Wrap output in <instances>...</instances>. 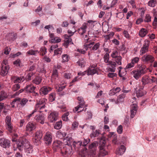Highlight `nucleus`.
I'll use <instances>...</instances> for the list:
<instances>
[{"label": "nucleus", "mask_w": 157, "mask_h": 157, "mask_svg": "<svg viewBox=\"0 0 157 157\" xmlns=\"http://www.w3.org/2000/svg\"><path fill=\"white\" fill-rule=\"evenodd\" d=\"M114 35V33L113 32H111L109 34L104 36L105 41H107L108 40H109L110 38L113 37Z\"/></svg>", "instance_id": "obj_43"}, {"label": "nucleus", "mask_w": 157, "mask_h": 157, "mask_svg": "<svg viewBox=\"0 0 157 157\" xmlns=\"http://www.w3.org/2000/svg\"><path fill=\"white\" fill-rule=\"evenodd\" d=\"M62 144V142L59 140L54 141L53 143L52 146L53 150L55 151H58L61 149V146Z\"/></svg>", "instance_id": "obj_12"}, {"label": "nucleus", "mask_w": 157, "mask_h": 157, "mask_svg": "<svg viewBox=\"0 0 157 157\" xmlns=\"http://www.w3.org/2000/svg\"><path fill=\"white\" fill-rule=\"evenodd\" d=\"M77 99L78 101L79 105L75 108V109H73V111L75 112L77 111L80 108H83V109L80 110V111L78 112V113L81 112L83 111H85L87 108H85L84 109V108L87 107V105L85 104V102L84 101L83 98L82 97H78L77 98Z\"/></svg>", "instance_id": "obj_3"}, {"label": "nucleus", "mask_w": 157, "mask_h": 157, "mask_svg": "<svg viewBox=\"0 0 157 157\" xmlns=\"http://www.w3.org/2000/svg\"><path fill=\"white\" fill-rule=\"evenodd\" d=\"M58 116L57 113L56 112H52L48 116V120L51 122H53L57 120Z\"/></svg>", "instance_id": "obj_21"}, {"label": "nucleus", "mask_w": 157, "mask_h": 157, "mask_svg": "<svg viewBox=\"0 0 157 157\" xmlns=\"http://www.w3.org/2000/svg\"><path fill=\"white\" fill-rule=\"evenodd\" d=\"M144 86H139L135 89L136 91V94L137 97H141L147 94V92L144 90Z\"/></svg>", "instance_id": "obj_6"}, {"label": "nucleus", "mask_w": 157, "mask_h": 157, "mask_svg": "<svg viewBox=\"0 0 157 157\" xmlns=\"http://www.w3.org/2000/svg\"><path fill=\"white\" fill-rule=\"evenodd\" d=\"M151 18L149 14H147L146 15L145 17V19H144V21L146 22H149L151 21Z\"/></svg>", "instance_id": "obj_59"}, {"label": "nucleus", "mask_w": 157, "mask_h": 157, "mask_svg": "<svg viewBox=\"0 0 157 157\" xmlns=\"http://www.w3.org/2000/svg\"><path fill=\"white\" fill-rule=\"evenodd\" d=\"M72 145L74 147H76V146H77V147H79L82 146V142L80 141H78L77 142L74 141L73 142Z\"/></svg>", "instance_id": "obj_50"}, {"label": "nucleus", "mask_w": 157, "mask_h": 157, "mask_svg": "<svg viewBox=\"0 0 157 157\" xmlns=\"http://www.w3.org/2000/svg\"><path fill=\"white\" fill-rule=\"evenodd\" d=\"M62 126V121H60L56 122L54 126V128L56 129H59L61 128Z\"/></svg>", "instance_id": "obj_48"}, {"label": "nucleus", "mask_w": 157, "mask_h": 157, "mask_svg": "<svg viewBox=\"0 0 157 157\" xmlns=\"http://www.w3.org/2000/svg\"><path fill=\"white\" fill-rule=\"evenodd\" d=\"M125 95L123 93L119 95L117 97V100L115 101V103L117 104L119 103L123 102L124 101V98H125Z\"/></svg>", "instance_id": "obj_30"}, {"label": "nucleus", "mask_w": 157, "mask_h": 157, "mask_svg": "<svg viewBox=\"0 0 157 157\" xmlns=\"http://www.w3.org/2000/svg\"><path fill=\"white\" fill-rule=\"evenodd\" d=\"M41 140L37 138L36 137L33 136V141L34 144L36 145H38L41 143Z\"/></svg>", "instance_id": "obj_45"}, {"label": "nucleus", "mask_w": 157, "mask_h": 157, "mask_svg": "<svg viewBox=\"0 0 157 157\" xmlns=\"http://www.w3.org/2000/svg\"><path fill=\"white\" fill-rule=\"evenodd\" d=\"M98 68L97 67V65L93 64L90 65L87 69V74L88 76L93 75L97 74H98Z\"/></svg>", "instance_id": "obj_4"}, {"label": "nucleus", "mask_w": 157, "mask_h": 157, "mask_svg": "<svg viewBox=\"0 0 157 157\" xmlns=\"http://www.w3.org/2000/svg\"><path fill=\"white\" fill-rule=\"evenodd\" d=\"M117 74L114 73H109L107 74V77L110 78H113L114 77H117Z\"/></svg>", "instance_id": "obj_62"}, {"label": "nucleus", "mask_w": 157, "mask_h": 157, "mask_svg": "<svg viewBox=\"0 0 157 157\" xmlns=\"http://www.w3.org/2000/svg\"><path fill=\"white\" fill-rule=\"evenodd\" d=\"M0 145L6 149L8 148L10 146V141L4 138H0Z\"/></svg>", "instance_id": "obj_9"}, {"label": "nucleus", "mask_w": 157, "mask_h": 157, "mask_svg": "<svg viewBox=\"0 0 157 157\" xmlns=\"http://www.w3.org/2000/svg\"><path fill=\"white\" fill-rule=\"evenodd\" d=\"M56 94L55 93H52L49 95V100L50 102H53L55 101Z\"/></svg>", "instance_id": "obj_46"}, {"label": "nucleus", "mask_w": 157, "mask_h": 157, "mask_svg": "<svg viewBox=\"0 0 157 157\" xmlns=\"http://www.w3.org/2000/svg\"><path fill=\"white\" fill-rule=\"evenodd\" d=\"M86 62L84 59L82 58L79 59V60L77 62V63L81 67H84L85 66Z\"/></svg>", "instance_id": "obj_39"}, {"label": "nucleus", "mask_w": 157, "mask_h": 157, "mask_svg": "<svg viewBox=\"0 0 157 157\" xmlns=\"http://www.w3.org/2000/svg\"><path fill=\"white\" fill-rule=\"evenodd\" d=\"M100 134H101L100 130H96L90 134V136L91 138L96 137L98 136Z\"/></svg>", "instance_id": "obj_44"}, {"label": "nucleus", "mask_w": 157, "mask_h": 157, "mask_svg": "<svg viewBox=\"0 0 157 157\" xmlns=\"http://www.w3.org/2000/svg\"><path fill=\"white\" fill-rule=\"evenodd\" d=\"M43 136V132L41 130L37 131L34 134V136L36 137L37 138L40 139H41Z\"/></svg>", "instance_id": "obj_38"}, {"label": "nucleus", "mask_w": 157, "mask_h": 157, "mask_svg": "<svg viewBox=\"0 0 157 157\" xmlns=\"http://www.w3.org/2000/svg\"><path fill=\"white\" fill-rule=\"evenodd\" d=\"M37 71L39 73H42L45 75L46 73V71L44 65L43 64L41 66L37 68Z\"/></svg>", "instance_id": "obj_36"}, {"label": "nucleus", "mask_w": 157, "mask_h": 157, "mask_svg": "<svg viewBox=\"0 0 157 157\" xmlns=\"http://www.w3.org/2000/svg\"><path fill=\"white\" fill-rule=\"evenodd\" d=\"M69 115V113L68 112L65 113L62 116V120L64 121H67L68 120V116Z\"/></svg>", "instance_id": "obj_54"}, {"label": "nucleus", "mask_w": 157, "mask_h": 157, "mask_svg": "<svg viewBox=\"0 0 157 157\" xmlns=\"http://www.w3.org/2000/svg\"><path fill=\"white\" fill-rule=\"evenodd\" d=\"M125 150V147L123 145H121L119 149L116 151V152L117 154L121 155L124 153Z\"/></svg>", "instance_id": "obj_29"}, {"label": "nucleus", "mask_w": 157, "mask_h": 157, "mask_svg": "<svg viewBox=\"0 0 157 157\" xmlns=\"http://www.w3.org/2000/svg\"><path fill=\"white\" fill-rule=\"evenodd\" d=\"M59 78V73L56 69V66H55L52 70V74L51 75V81L55 83H56V80Z\"/></svg>", "instance_id": "obj_11"}, {"label": "nucleus", "mask_w": 157, "mask_h": 157, "mask_svg": "<svg viewBox=\"0 0 157 157\" xmlns=\"http://www.w3.org/2000/svg\"><path fill=\"white\" fill-rule=\"evenodd\" d=\"M132 73L133 75L134 78L136 80L138 79L142 75L138 70H133L132 71Z\"/></svg>", "instance_id": "obj_28"}, {"label": "nucleus", "mask_w": 157, "mask_h": 157, "mask_svg": "<svg viewBox=\"0 0 157 157\" xmlns=\"http://www.w3.org/2000/svg\"><path fill=\"white\" fill-rule=\"evenodd\" d=\"M129 124V116H126L124 119V124L126 126H128Z\"/></svg>", "instance_id": "obj_53"}, {"label": "nucleus", "mask_w": 157, "mask_h": 157, "mask_svg": "<svg viewBox=\"0 0 157 157\" xmlns=\"http://www.w3.org/2000/svg\"><path fill=\"white\" fill-rule=\"evenodd\" d=\"M141 82L142 83V86L144 87V86L146 85L150 84L153 83V80L150 78L149 76L145 75L142 78Z\"/></svg>", "instance_id": "obj_13"}, {"label": "nucleus", "mask_w": 157, "mask_h": 157, "mask_svg": "<svg viewBox=\"0 0 157 157\" xmlns=\"http://www.w3.org/2000/svg\"><path fill=\"white\" fill-rule=\"evenodd\" d=\"M147 33L148 31L147 29L144 28H142L140 31L139 34L140 37H143L146 36Z\"/></svg>", "instance_id": "obj_37"}, {"label": "nucleus", "mask_w": 157, "mask_h": 157, "mask_svg": "<svg viewBox=\"0 0 157 157\" xmlns=\"http://www.w3.org/2000/svg\"><path fill=\"white\" fill-rule=\"evenodd\" d=\"M13 142H15L17 148L19 151H21L24 147V150L26 153L28 154L32 153L33 151V148L32 145L30 144L28 140L25 137L20 138L17 141L16 138L12 140Z\"/></svg>", "instance_id": "obj_1"}, {"label": "nucleus", "mask_w": 157, "mask_h": 157, "mask_svg": "<svg viewBox=\"0 0 157 157\" xmlns=\"http://www.w3.org/2000/svg\"><path fill=\"white\" fill-rule=\"evenodd\" d=\"M62 50H55L54 51V55H57L58 56H60L62 52Z\"/></svg>", "instance_id": "obj_63"}, {"label": "nucleus", "mask_w": 157, "mask_h": 157, "mask_svg": "<svg viewBox=\"0 0 157 157\" xmlns=\"http://www.w3.org/2000/svg\"><path fill=\"white\" fill-rule=\"evenodd\" d=\"M66 87V86H61L56 89L57 93L63 90Z\"/></svg>", "instance_id": "obj_61"}, {"label": "nucleus", "mask_w": 157, "mask_h": 157, "mask_svg": "<svg viewBox=\"0 0 157 157\" xmlns=\"http://www.w3.org/2000/svg\"><path fill=\"white\" fill-rule=\"evenodd\" d=\"M138 105L136 104H133L131 106V110H132L133 111L136 110L137 111L138 109Z\"/></svg>", "instance_id": "obj_60"}, {"label": "nucleus", "mask_w": 157, "mask_h": 157, "mask_svg": "<svg viewBox=\"0 0 157 157\" xmlns=\"http://www.w3.org/2000/svg\"><path fill=\"white\" fill-rule=\"evenodd\" d=\"M11 117L9 116H6L5 120V126L6 128L10 133H12L13 127L12 125Z\"/></svg>", "instance_id": "obj_5"}, {"label": "nucleus", "mask_w": 157, "mask_h": 157, "mask_svg": "<svg viewBox=\"0 0 157 157\" xmlns=\"http://www.w3.org/2000/svg\"><path fill=\"white\" fill-rule=\"evenodd\" d=\"M106 138L102 136L100 139L99 148V155L101 156H104L108 154V151L105 149Z\"/></svg>", "instance_id": "obj_2"}, {"label": "nucleus", "mask_w": 157, "mask_h": 157, "mask_svg": "<svg viewBox=\"0 0 157 157\" xmlns=\"http://www.w3.org/2000/svg\"><path fill=\"white\" fill-rule=\"evenodd\" d=\"M150 44V41L145 40L144 42L143 46L141 49H148Z\"/></svg>", "instance_id": "obj_47"}, {"label": "nucleus", "mask_w": 157, "mask_h": 157, "mask_svg": "<svg viewBox=\"0 0 157 157\" xmlns=\"http://www.w3.org/2000/svg\"><path fill=\"white\" fill-rule=\"evenodd\" d=\"M63 77L66 79H70L72 77L71 74L70 73H65L63 74Z\"/></svg>", "instance_id": "obj_57"}, {"label": "nucleus", "mask_w": 157, "mask_h": 157, "mask_svg": "<svg viewBox=\"0 0 157 157\" xmlns=\"http://www.w3.org/2000/svg\"><path fill=\"white\" fill-rule=\"evenodd\" d=\"M71 39H69L68 40H66L65 41L63 44V45L66 48H68V47L70 44H73V43L72 42Z\"/></svg>", "instance_id": "obj_42"}, {"label": "nucleus", "mask_w": 157, "mask_h": 157, "mask_svg": "<svg viewBox=\"0 0 157 157\" xmlns=\"http://www.w3.org/2000/svg\"><path fill=\"white\" fill-rule=\"evenodd\" d=\"M24 76H21L20 77H18L15 76H13L11 77V80H13L14 83H19L21 82H22L25 81Z\"/></svg>", "instance_id": "obj_18"}, {"label": "nucleus", "mask_w": 157, "mask_h": 157, "mask_svg": "<svg viewBox=\"0 0 157 157\" xmlns=\"http://www.w3.org/2000/svg\"><path fill=\"white\" fill-rule=\"evenodd\" d=\"M44 140L45 144L47 145L51 144L52 140V134L49 132H47L44 136Z\"/></svg>", "instance_id": "obj_7"}, {"label": "nucleus", "mask_w": 157, "mask_h": 157, "mask_svg": "<svg viewBox=\"0 0 157 157\" xmlns=\"http://www.w3.org/2000/svg\"><path fill=\"white\" fill-rule=\"evenodd\" d=\"M108 64L110 65L111 68L109 67L108 70L111 72H114L115 71L116 67L117 66V64L116 62L112 61H109Z\"/></svg>", "instance_id": "obj_24"}, {"label": "nucleus", "mask_w": 157, "mask_h": 157, "mask_svg": "<svg viewBox=\"0 0 157 157\" xmlns=\"http://www.w3.org/2000/svg\"><path fill=\"white\" fill-rule=\"evenodd\" d=\"M7 97L8 95L5 91L2 90L1 91L0 94V101L7 98Z\"/></svg>", "instance_id": "obj_40"}, {"label": "nucleus", "mask_w": 157, "mask_h": 157, "mask_svg": "<svg viewBox=\"0 0 157 157\" xmlns=\"http://www.w3.org/2000/svg\"><path fill=\"white\" fill-rule=\"evenodd\" d=\"M36 87H35L33 84L31 83L27 85L23 89V92L26 93H34V90Z\"/></svg>", "instance_id": "obj_14"}, {"label": "nucleus", "mask_w": 157, "mask_h": 157, "mask_svg": "<svg viewBox=\"0 0 157 157\" xmlns=\"http://www.w3.org/2000/svg\"><path fill=\"white\" fill-rule=\"evenodd\" d=\"M47 101V99L44 98H41L39 101H37V103L35 105V109L37 110L38 109H41L44 108Z\"/></svg>", "instance_id": "obj_8"}, {"label": "nucleus", "mask_w": 157, "mask_h": 157, "mask_svg": "<svg viewBox=\"0 0 157 157\" xmlns=\"http://www.w3.org/2000/svg\"><path fill=\"white\" fill-rule=\"evenodd\" d=\"M10 68V67L9 66H1V71H0L1 75L3 77L6 76L8 73Z\"/></svg>", "instance_id": "obj_20"}, {"label": "nucleus", "mask_w": 157, "mask_h": 157, "mask_svg": "<svg viewBox=\"0 0 157 157\" xmlns=\"http://www.w3.org/2000/svg\"><path fill=\"white\" fill-rule=\"evenodd\" d=\"M119 54L118 52L117 51H116L113 52L111 55V56L112 58H114L117 57L118 56H118Z\"/></svg>", "instance_id": "obj_64"}, {"label": "nucleus", "mask_w": 157, "mask_h": 157, "mask_svg": "<svg viewBox=\"0 0 157 157\" xmlns=\"http://www.w3.org/2000/svg\"><path fill=\"white\" fill-rule=\"evenodd\" d=\"M13 64L17 67L21 68L23 66L20 59H18L14 61L13 62Z\"/></svg>", "instance_id": "obj_33"}, {"label": "nucleus", "mask_w": 157, "mask_h": 157, "mask_svg": "<svg viewBox=\"0 0 157 157\" xmlns=\"http://www.w3.org/2000/svg\"><path fill=\"white\" fill-rule=\"evenodd\" d=\"M115 60L116 61V63H117L119 65H121V60H122V57L119 56L118 57H115Z\"/></svg>", "instance_id": "obj_52"}, {"label": "nucleus", "mask_w": 157, "mask_h": 157, "mask_svg": "<svg viewBox=\"0 0 157 157\" xmlns=\"http://www.w3.org/2000/svg\"><path fill=\"white\" fill-rule=\"evenodd\" d=\"M35 119L37 122H39L42 124L44 123L45 118L44 114H40L36 115L35 116Z\"/></svg>", "instance_id": "obj_22"}, {"label": "nucleus", "mask_w": 157, "mask_h": 157, "mask_svg": "<svg viewBox=\"0 0 157 157\" xmlns=\"http://www.w3.org/2000/svg\"><path fill=\"white\" fill-rule=\"evenodd\" d=\"M79 78H78V76H76L75 78L73 79L71 82H70V85L69 87H70L71 86L73 85V84L75 82H77L79 80Z\"/></svg>", "instance_id": "obj_55"}, {"label": "nucleus", "mask_w": 157, "mask_h": 157, "mask_svg": "<svg viewBox=\"0 0 157 157\" xmlns=\"http://www.w3.org/2000/svg\"><path fill=\"white\" fill-rule=\"evenodd\" d=\"M56 136L57 137L60 139H62L65 137L67 135L65 132H63L61 130H59L57 132Z\"/></svg>", "instance_id": "obj_35"}, {"label": "nucleus", "mask_w": 157, "mask_h": 157, "mask_svg": "<svg viewBox=\"0 0 157 157\" xmlns=\"http://www.w3.org/2000/svg\"><path fill=\"white\" fill-rule=\"evenodd\" d=\"M42 80V77L39 75H37L32 80V82L33 83L38 85L40 83Z\"/></svg>", "instance_id": "obj_26"}, {"label": "nucleus", "mask_w": 157, "mask_h": 157, "mask_svg": "<svg viewBox=\"0 0 157 157\" xmlns=\"http://www.w3.org/2000/svg\"><path fill=\"white\" fill-rule=\"evenodd\" d=\"M87 23H84L82 26L78 29V32L80 35H82L86 32L87 28Z\"/></svg>", "instance_id": "obj_25"}, {"label": "nucleus", "mask_w": 157, "mask_h": 157, "mask_svg": "<svg viewBox=\"0 0 157 157\" xmlns=\"http://www.w3.org/2000/svg\"><path fill=\"white\" fill-rule=\"evenodd\" d=\"M36 128V125L34 123L29 122L26 126L25 130L27 131L30 132L34 130Z\"/></svg>", "instance_id": "obj_23"}, {"label": "nucleus", "mask_w": 157, "mask_h": 157, "mask_svg": "<svg viewBox=\"0 0 157 157\" xmlns=\"http://www.w3.org/2000/svg\"><path fill=\"white\" fill-rule=\"evenodd\" d=\"M142 60L145 63H152L155 60L154 57L150 55H145L142 57Z\"/></svg>", "instance_id": "obj_10"}, {"label": "nucleus", "mask_w": 157, "mask_h": 157, "mask_svg": "<svg viewBox=\"0 0 157 157\" xmlns=\"http://www.w3.org/2000/svg\"><path fill=\"white\" fill-rule=\"evenodd\" d=\"M35 73L33 72H30L28 73L25 77H24L25 80L26 82H29L31 80L32 77L33 76Z\"/></svg>", "instance_id": "obj_32"}, {"label": "nucleus", "mask_w": 157, "mask_h": 157, "mask_svg": "<svg viewBox=\"0 0 157 157\" xmlns=\"http://www.w3.org/2000/svg\"><path fill=\"white\" fill-rule=\"evenodd\" d=\"M94 42H85L84 45L85 49H88L90 48L94 44Z\"/></svg>", "instance_id": "obj_34"}, {"label": "nucleus", "mask_w": 157, "mask_h": 157, "mask_svg": "<svg viewBox=\"0 0 157 157\" xmlns=\"http://www.w3.org/2000/svg\"><path fill=\"white\" fill-rule=\"evenodd\" d=\"M62 62L63 63L68 62L70 59L69 56L67 54H64L62 56Z\"/></svg>", "instance_id": "obj_49"}, {"label": "nucleus", "mask_w": 157, "mask_h": 157, "mask_svg": "<svg viewBox=\"0 0 157 157\" xmlns=\"http://www.w3.org/2000/svg\"><path fill=\"white\" fill-rule=\"evenodd\" d=\"M141 75L145 74L147 71L148 69L146 67L145 65H142L138 70Z\"/></svg>", "instance_id": "obj_27"}, {"label": "nucleus", "mask_w": 157, "mask_h": 157, "mask_svg": "<svg viewBox=\"0 0 157 157\" xmlns=\"http://www.w3.org/2000/svg\"><path fill=\"white\" fill-rule=\"evenodd\" d=\"M20 85L18 83L12 86V89L13 91L15 92L18 90L20 88Z\"/></svg>", "instance_id": "obj_51"}, {"label": "nucleus", "mask_w": 157, "mask_h": 157, "mask_svg": "<svg viewBox=\"0 0 157 157\" xmlns=\"http://www.w3.org/2000/svg\"><path fill=\"white\" fill-rule=\"evenodd\" d=\"M18 104L20 106L19 107H24L28 102V99L26 98H17Z\"/></svg>", "instance_id": "obj_19"}, {"label": "nucleus", "mask_w": 157, "mask_h": 157, "mask_svg": "<svg viewBox=\"0 0 157 157\" xmlns=\"http://www.w3.org/2000/svg\"><path fill=\"white\" fill-rule=\"evenodd\" d=\"M109 55L108 53H106L104 56V61L105 63H108L109 61Z\"/></svg>", "instance_id": "obj_58"}, {"label": "nucleus", "mask_w": 157, "mask_h": 157, "mask_svg": "<svg viewBox=\"0 0 157 157\" xmlns=\"http://www.w3.org/2000/svg\"><path fill=\"white\" fill-rule=\"evenodd\" d=\"M52 88L48 86H44L40 90V94L42 96L45 95L52 90Z\"/></svg>", "instance_id": "obj_16"}, {"label": "nucleus", "mask_w": 157, "mask_h": 157, "mask_svg": "<svg viewBox=\"0 0 157 157\" xmlns=\"http://www.w3.org/2000/svg\"><path fill=\"white\" fill-rule=\"evenodd\" d=\"M6 37L7 40L9 41L14 40L16 38L15 34L13 33L7 34Z\"/></svg>", "instance_id": "obj_31"}, {"label": "nucleus", "mask_w": 157, "mask_h": 157, "mask_svg": "<svg viewBox=\"0 0 157 157\" xmlns=\"http://www.w3.org/2000/svg\"><path fill=\"white\" fill-rule=\"evenodd\" d=\"M64 140H65V142L68 145H71V144L73 142V140L71 137L67 136L63 139Z\"/></svg>", "instance_id": "obj_41"}, {"label": "nucleus", "mask_w": 157, "mask_h": 157, "mask_svg": "<svg viewBox=\"0 0 157 157\" xmlns=\"http://www.w3.org/2000/svg\"><path fill=\"white\" fill-rule=\"evenodd\" d=\"M49 36L50 37L49 41L52 43H58L60 42L61 39L59 37H55L54 34L50 33L49 32Z\"/></svg>", "instance_id": "obj_15"}, {"label": "nucleus", "mask_w": 157, "mask_h": 157, "mask_svg": "<svg viewBox=\"0 0 157 157\" xmlns=\"http://www.w3.org/2000/svg\"><path fill=\"white\" fill-rule=\"evenodd\" d=\"M156 3V0H151L148 3V5L151 7H154L155 6Z\"/></svg>", "instance_id": "obj_56"}, {"label": "nucleus", "mask_w": 157, "mask_h": 157, "mask_svg": "<svg viewBox=\"0 0 157 157\" xmlns=\"http://www.w3.org/2000/svg\"><path fill=\"white\" fill-rule=\"evenodd\" d=\"M40 53V54L43 56L47 53L46 50H40V51L38 52L37 50L34 51L33 50H29L27 52V55H35L38 52Z\"/></svg>", "instance_id": "obj_17"}]
</instances>
